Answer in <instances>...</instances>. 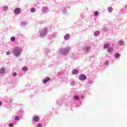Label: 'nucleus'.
<instances>
[{"mask_svg": "<svg viewBox=\"0 0 127 127\" xmlns=\"http://www.w3.org/2000/svg\"><path fill=\"white\" fill-rule=\"evenodd\" d=\"M13 53L16 56L20 55V53H21V49L18 47L15 48L13 50Z\"/></svg>", "mask_w": 127, "mask_h": 127, "instance_id": "nucleus-1", "label": "nucleus"}, {"mask_svg": "<svg viewBox=\"0 0 127 127\" xmlns=\"http://www.w3.org/2000/svg\"><path fill=\"white\" fill-rule=\"evenodd\" d=\"M48 30V29L47 28H45L43 30H42L40 36H41L42 37H43V36H45V35L47 33Z\"/></svg>", "mask_w": 127, "mask_h": 127, "instance_id": "nucleus-2", "label": "nucleus"}, {"mask_svg": "<svg viewBox=\"0 0 127 127\" xmlns=\"http://www.w3.org/2000/svg\"><path fill=\"white\" fill-rule=\"evenodd\" d=\"M78 79L80 80V81H85V80L87 79V76L85 75V74H81L79 76Z\"/></svg>", "mask_w": 127, "mask_h": 127, "instance_id": "nucleus-3", "label": "nucleus"}, {"mask_svg": "<svg viewBox=\"0 0 127 127\" xmlns=\"http://www.w3.org/2000/svg\"><path fill=\"white\" fill-rule=\"evenodd\" d=\"M14 13H16V14H19L20 13V8L19 7L15 8L14 10Z\"/></svg>", "mask_w": 127, "mask_h": 127, "instance_id": "nucleus-4", "label": "nucleus"}, {"mask_svg": "<svg viewBox=\"0 0 127 127\" xmlns=\"http://www.w3.org/2000/svg\"><path fill=\"white\" fill-rule=\"evenodd\" d=\"M33 120L34 122H38L39 121V117L38 116H34L33 117Z\"/></svg>", "mask_w": 127, "mask_h": 127, "instance_id": "nucleus-5", "label": "nucleus"}, {"mask_svg": "<svg viewBox=\"0 0 127 127\" xmlns=\"http://www.w3.org/2000/svg\"><path fill=\"white\" fill-rule=\"evenodd\" d=\"M49 81H50V78L49 77H47L43 80V82L44 84H46V83H47V82H49Z\"/></svg>", "mask_w": 127, "mask_h": 127, "instance_id": "nucleus-6", "label": "nucleus"}, {"mask_svg": "<svg viewBox=\"0 0 127 127\" xmlns=\"http://www.w3.org/2000/svg\"><path fill=\"white\" fill-rule=\"evenodd\" d=\"M69 38H70V35L66 34L64 37V39H65V40H67V39H69Z\"/></svg>", "mask_w": 127, "mask_h": 127, "instance_id": "nucleus-7", "label": "nucleus"}, {"mask_svg": "<svg viewBox=\"0 0 127 127\" xmlns=\"http://www.w3.org/2000/svg\"><path fill=\"white\" fill-rule=\"evenodd\" d=\"M72 74L73 75H76L77 74H78V70L74 69L72 70Z\"/></svg>", "mask_w": 127, "mask_h": 127, "instance_id": "nucleus-8", "label": "nucleus"}, {"mask_svg": "<svg viewBox=\"0 0 127 127\" xmlns=\"http://www.w3.org/2000/svg\"><path fill=\"white\" fill-rule=\"evenodd\" d=\"M5 72V69L4 68H1L0 69V74H3Z\"/></svg>", "mask_w": 127, "mask_h": 127, "instance_id": "nucleus-9", "label": "nucleus"}, {"mask_svg": "<svg viewBox=\"0 0 127 127\" xmlns=\"http://www.w3.org/2000/svg\"><path fill=\"white\" fill-rule=\"evenodd\" d=\"M114 49H113L112 47H110L109 48H108V51L109 53H111L112 52H113Z\"/></svg>", "mask_w": 127, "mask_h": 127, "instance_id": "nucleus-10", "label": "nucleus"}, {"mask_svg": "<svg viewBox=\"0 0 127 127\" xmlns=\"http://www.w3.org/2000/svg\"><path fill=\"white\" fill-rule=\"evenodd\" d=\"M104 47L105 49H106L107 48H109V47H110V44H105L104 46Z\"/></svg>", "mask_w": 127, "mask_h": 127, "instance_id": "nucleus-11", "label": "nucleus"}, {"mask_svg": "<svg viewBox=\"0 0 127 127\" xmlns=\"http://www.w3.org/2000/svg\"><path fill=\"white\" fill-rule=\"evenodd\" d=\"M28 69V68H27V67L24 66V67H22V70L23 71H27Z\"/></svg>", "mask_w": 127, "mask_h": 127, "instance_id": "nucleus-12", "label": "nucleus"}, {"mask_svg": "<svg viewBox=\"0 0 127 127\" xmlns=\"http://www.w3.org/2000/svg\"><path fill=\"white\" fill-rule=\"evenodd\" d=\"M115 58H119L120 57V54L117 53L115 55Z\"/></svg>", "mask_w": 127, "mask_h": 127, "instance_id": "nucleus-13", "label": "nucleus"}, {"mask_svg": "<svg viewBox=\"0 0 127 127\" xmlns=\"http://www.w3.org/2000/svg\"><path fill=\"white\" fill-rule=\"evenodd\" d=\"M74 100H79V96L75 95L74 96Z\"/></svg>", "mask_w": 127, "mask_h": 127, "instance_id": "nucleus-14", "label": "nucleus"}, {"mask_svg": "<svg viewBox=\"0 0 127 127\" xmlns=\"http://www.w3.org/2000/svg\"><path fill=\"white\" fill-rule=\"evenodd\" d=\"M108 10L110 11V12H111V11H113V8L112 7H109L108 8Z\"/></svg>", "mask_w": 127, "mask_h": 127, "instance_id": "nucleus-15", "label": "nucleus"}, {"mask_svg": "<svg viewBox=\"0 0 127 127\" xmlns=\"http://www.w3.org/2000/svg\"><path fill=\"white\" fill-rule=\"evenodd\" d=\"M10 40H11V41H14V40H15V37H12L10 38Z\"/></svg>", "mask_w": 127, "mask_h": 127, "instance_id": "nucleus-16", "label": "nucleus"}, {"mask_svg": "<svg viewBox=\"0 0 127 127\" xmlns=\"http://www.w3.org/2000/svg\"><path fill=\"white\" fill-rule=\"evenodd\" d=\"M94 15H99V11H96L94 12Z\"/></svg>", "mask_w": 127, "mask_h": 127, "instance_id": "nucleus-17", "label": "nucleus"}, {"mask_svg": "<svg viewBox=\"0 0 127 127\" xmlns=\"http://www.w3.org/2000/svg\"><path fill=\"white\" fill-rule=\"evenodd\" d=\"M94 35L95 36H97V35H99V32H98V31L95 32L94 33Z\"/></svg>", "mask_w": 127, "mask_h": 127, "instance_id": "nucleus-18", "label": "nucleus"}, {"mask_svg": "<svg viewBox=\"0 0 127 127\" xmlns=\"http://www.w3.org/2000/svg\"><path fill=\"white\" fill-rule=\"evenodd\" d=\"M7 9H8V6H4L3 7V10L6 11L7 10Z\"/></svg>", "mask_w": 127, "mask_h": 127, "instance_id": "nucleus-19", "label": "nucleus"}, {"mask_svg": "<svg viewBox=\"0 0 127 127\" xmlns=\"http://www.w3.org/2000/svg\"><path fill=\"white\" fill-rule=\"evenodd\" d=\"M89 50H90V47H85V51H89Z\"/></svg>", "mask_w": 127, "mask_h": 127, "instance_id": "nucleus-20", "label": "nucleus"}, {"mask_svg": "<svg viewBox=\"0 0 127 127\" xmlns=\"http://www.w3.org/2000/svg\"><path fill=\"white\" fill-rule=\"evenodd\" d=\"M119 45H123V44H124V42L122 41H120L119 42Z\"/></svg>", "mask_w": 127, "mask_h": 127, "instance_id": "nucleus-21", "label": "nucleus"}, {"mask_svg": "<svg viewBox=\"0 0 127 127\" xmlns=\"http://www.w3.org/2000/svg\"><path fill=\"white\" fill-rule=\"evenodd\" d=\"M16 121H19V117L18 116H16L15 118Z\"/></svg>", "mask_w": 127, "mask_h": 127, "instance_id": "nucleus-22", "label": "nucleus"}, {"mask_svg": "<svg viewBox=\"0 0 127 127\" xmlns=\"http://www.w3.org/2000/svg\"><path fill=\"white\" fill-rule=\"evenodd\" d=\"M31 11L32 12H34V11H35V9H34V8H32L31 9Z\"/></svg>", "mask_w": 127, "mask_h": 127, "instance_id": "nucleus-23", "label": "nucleus"}, {"mask_svg": "<svg viewBox=\"0 0 127 127\" xmlns=\"http://www.w3.org/2000/svg\"><path fill=\"white\" fill-rule=\"evenodd\" d=\"M16 75H17L16 72H13V73H12V76H13V77L16 76Z\"/></svg>", "mask_w": 127, "mask_h": 127, "instance_id": "nucleus-24", "label": "nucleus"}, {"mask_svg": "<svg viewBox=\"0 0 127 127\" xmlns=\"http://www.w3.org/2000/svg\"><path fill=\"white\" fill-rule=\"evenodd\" d=\"M37 127H42V125H41V124H38L37 125Z\"/></svg>", "mask_w": 127, "mask_h": 127, "instance_id": "nucleus-25", "label": "nucleus"}, {"mask_svg": "<svg viewBox=\"0 0 127 127\" xmlns=\"http://www.w3.org/2000/svg\"><path fill=\"white\" fill-rule=\"evenodd\" d=\"M105 65H108V64H109V61H105Z\"/></svg>", "mask_w": 127, "mask_h": 127, "instance_id": "nucleus-26", "label": "nucleus"}, {"mask_svg": "<svg viewBox=\"0 0 127 127\" xmlns=\"http://www.w3.org/2000/svg\"><path fill=\"white\" fill-rule=\"evenodd\" d=\"M9 127H13V124H11V123L9 124Z\"/></svg>", "mask_w": 127, "mask_h": 127, "instance_id": "nucleus-27", "label": "nucleus"}, {"mask_svg": "<svg viewBox=\"0 0 127 127\" xmlns=\"http://www.w3.org/2000/svg\"><path fill=\"white\" fill-rule=\"evenodd\" d=\"M6 55H10V52L7 51V52H6Z\"/></svg>", "mask_w": 127, "mask_h": 127, "instance_id": "nucleus-28", "label": "nucleus"}, {"mask_svg": "<svg viewBox=\"0 0 127 127\" xmlns=\"http://www.w3.org/2000/svg\"><path fill=\"white\" fill-rule=\"evenodd\" d=\"M66 50H67V52H68V51H69V50H70V48H66Z\"/></svg>", "mask_w": 127, "mask_h": 127, "instance_id": "nucleus-29", "label": "nucleus"}, {"mask_svg": "<svg viewBox=\"0 0 127 127\" xmlns=\"http://www.w3.org/2000/svg\"><path fill=\"white\" fill-rule=\"evenodd\" d=\"M2 102L0 101V106H2Z\"/></svg>", "mask_w": 127, "mask_h": 127, "instance_id": "nucleus-30", "label": "nucleus"}, {"mask_svg": "<svg viewBox=\"0 0 127 127\" xmlns=\"http://www.w3.org/2000/svg\"><path fill=\"white\" fill-rule=\"evenodd\" d=\"M84 97H85V96H84L83 95H82V96H81V99H84Z\"/></svg>", "mask_w": 127, "mask_h": 127, "instance_id": "nucleus-31", "label": "nucleus"}]
</instances>
